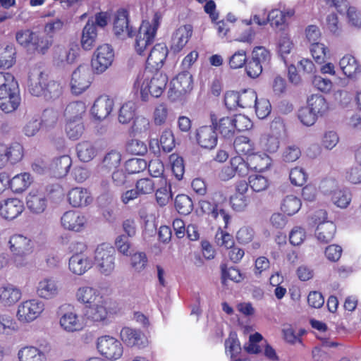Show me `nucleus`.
<instances>
[{"label":"nucleus","mask_w":361,"mask_h":361,"mask_svg":"<svg viewBox=\"0 0 361 361\" xmlns=\"http://www.w3.org/2000/svg\"><path fill=\"white\" fill-rule=\"evenodd\" d=\"M168 82L166 74L160 71H152L148 68L140 71L134 82V89L139 90L141 99L147 102L149 95L159 97L163 93Z\"/></svg>","instance_id":"f257e3e1"},{"label":"nucleus","mask_w":361,"mask_h":361,"mask_svg":"<svg viewBox=\"0 0 361 361\" xmlns=\"http://www.w3.org/2000/svg\"><path fill=\"white\" fill-rule=\"evenodd\" d=\"M161 19V15L155 13L150 21H142L136 36L135 44V49L139 55H146L149 47L154 43Z\"/></svg>","instance_id":"f03ea898"},{"label":"nucleus","mask_w":361,"mask_h":361,"mask_svg":"<svg viewBox=\"0 0 361 361\" xmlns=\"http://www.w3.org/2000/svg\"><path fill=\"white\" fill-rule=\"evenodd\" d=\"M45 310V303L33 298L21 301L17 306L16 319L21 324H30L41 317Z\"/></svg>","instance_id":"7ed1b4c3"},{"label":"nucleus","mask_w":361,"mask_h":361,"mask_svg":"<svg viewBox=\"0 0 361 361\" xmlns=\"http://www.w3.org/2000/svg\"><path fill=\"white\" fill-rule=\"evenodd\" d=\"M94 261L102 275L110 276L115 269V250L109 243H102L94 250Z\"/></svg>","instance_id":"20e7f679"},{"label":"nucleus","mask_w":361,"mask_h":361,"mask_svg":"<svg viewBox=\"0 0 361 361\" xmlns=\"http://www.w3.org/2000/svg\"><path fill=\"white\" fill-rule=\"evenodd\" d=\"M327 213L324 209L316 211L311 216V224L317 225L315 236L322 243L331 241L336 233V226L331 221H326Z\"/></svg>","instance_id":"39448f33"},{"label":"nucleus","mask_w":361,"mask_h":361,"mask_svg":"<svg viewBox=\"0 0 361 361\" xmlns=\"http://www.w3.org/2000/svg\"><path fill=\"white\" fill-rule=\"evenodd\" d=\"M97 349L100 355L111 361L120 359L123 353L122 343L109 335L102 336L97 338Z\"/></svg>","instance_id":"423d86ee"},{"label":"nucleus","mask_w":361,"mask_h":361,"mask_svg":"<svg viewBox=\"0 0 361 361\" xmlns=\"http://www.w3.org/2000/svg\"><path fill=\"white\" fill-rule=\"evenodd\" d=\"M114 59V52L109 44L99 46L94 51L91 59L94 73L99 75L104 73L111 66Z\"/></svg>","instance_id":"0eeeda50"},{"label":"nucleus","mask_w":361,"mask_h":361,"mask_svg":"<svg viewBox=\"0 0 361 361\" xmlns=\"http://www.w3.org/2000/svg\"><path fill=\"white\" fill-rule=\"evenodd\" d=\"M92 82V76L87 64H80L72 73L71 80V92L75 95L86 91Z\"/></svg>","instance_id":"6e6552de"},{"label":"nucleus","mask_w":361,"mask_h":361,"mask_svg":"<svg viewBox=\"0 0 361 361\" xmlns=\"http://www.w3.org/2000/svg\"><path fill=\"white\" fill-rule=\"evenodd\" d=\"M285 127L283 122L274 121L271 124V133L262 135L260 138V146L262 149L269 153H275L280 146L281 133Z\"/></svg>","instance_id":"1a4fd4ad"},{"label":"nucleus","mask_w":361,"mask_h":361,"mask_svg":"<svg viewBox=\"0 0 361 361\" xmlns=\"http://www.w3.org/2000/svg\"><path fill=\"white\" fill-rule=\"evenodd\" d=\"M200 206L204 214L216 219L219 223H222L224 227L228 226L231 217L225 210L223 203L218 202L214 197H212L200 200Z\"/></svg>","instance_id":"9d476101"},{"label":"nucleus","mask_w":361,"mask_h":361,"mask_svg":"<svg viewBox=\"0 0 361 361\" xmlns=\"http://www.w3.org/2000/svg\"><path fill=\"white\" fill-rule=\"evenodd\" d=\"M87 224V216L79 211H66L61 217V226L70 231L80 233L85 229Z\"/></svg>","instance_id":"9b49d317"},{"label":"nucleus","mask_w":361,"mask_h":361,"mask_svg":"<svg viewBox=\"0 0 361 361\" xmlns=\"http://www.w3.org/2000/svg\"><path fill=\"white\" fill-rule=\"evenodd\" d=\"M59 324L66 332H78L85 326V317L78 314L76 310L72 307L71 310L66 311L61 316Z\"/></svg>","instance_id":"f8f14e48"},{"label":"nucleus","mask_w":361,"mask_h":361,"mask_svg":"<svg viewBox=\"0 0 361 361\" xmlns=\"http://www.w3.org/2000/svg\"><path fill=\"white\" fill-rule=\"evenodd\" d=\"M108 303V300L102 296L97 302L87 306L84 317L92 322H104L109 313Z\"/></svg>","instance_id":"ddd939ff"},{"label":"nucleus","mask_w":361,"mask_h":361,"mask_svg":"<svg viewBox=\"0 0 361 361\" xmlns=\"http://www.w3.org/2000/svg\"><path fill=\"white\" fill-rule=\"evenodd\" d=\"M57 121V114L53 110L47 109L43 113V120L37 116L32 117L25 124L23 128V134L27 137L35 136L39 130L43 121L46 125L51 126Z\"/></svg>","instance_id":"4468645a"},{"label":"nucleus","mask_w":361,"mask_h":361,"mask_svg":"<svg viewBox=\"0 0 361 361\" xmlns=\"http://www.w3.org/2000/svg\"><path fill=\"white\" fill-rule=\"evenodd\" d=\"M23 157V146L17 142L10 145L0 144V169L8 164H15L19 162Z\"/></svg>","instance_id":"2eb2a0df"},{"label":"nucleus","mask_w":361,"mask_h":361,"mask_svg":"<svg viewBox=\"0 0 361 361\" xmlns=\"http://www.w3.org/2000/svg\"><path fill=\"white\" fill-rule=\"evenodd\" d=\"M23 296L21 288L11 283H4L0 286V305L9 308L17 304Z\"/></svg>","instance_id":"dca6fc26"},{"label":"nucleus","mask_w":361,"mask_h":361,"mask_svg":"<svg viewBox=\"0 0 361 361\" xmlns=\"http://www.w3.org/2000/svg\"><path fill=\"white\" fill-rule=\"evenodd\" d=\"M35 291L39 299L49 300L59 295L60 287L54 278L44 277L37 282Z\"/></svg>","instance_id":"f3484780"},{"label":"nucleus","mask_w":361,"mask_h":361,"mask_svg":"<svg viewBox=\"0 0 361 361\" xmlns=\"http://www.w3.org/2000/svg\"><path fill=\"white\" fill-rule=\"evenodd\" d=\"M129 14L126 9H119L115 16L114 22V32L121 39L131 37L135 30L129 24Z\"/></svg>","instance_id":"a211bd4d"},{"label":"nucleus","mask_w":361,"mask_h":361,"mask_svg":"<svg viewBox=\"0 0 361 361\" xmlns=\"http://www.w3.org/2000/svg\"><path fill=\"white\" fill-rule=\"evenodd\" d=\"M80 54V48L76 44L68 47H57L54 51V61L59 66H64L75 62Z\"/></svg>","instance_id":"6ab92c4d"},{"label":"nucleus","mask_w":361,"mask_h":361,"mask_svg":"<svg viewBox=\"0 0 361 361\" xmlns=\"http://www.w3.org/2000/svg\"><path fill=\"white\" fill-rule=\"evenodd\" d=\"M92 266L93 261L86 253L73 254L68 260V269L76 276L85 274Z\"/></svg>","instance_id":"aec40b11"},{"label":"nucleus","mask_w":361,"mask_h":361,"mask_svg":"<svg viewBox=\"0 0 361 361\" xmlns=\"http://www.w3.org/2000/svg\"><path fill=\"white\" fill-rule=\"evenodd\" d=\"M24 209L23 202L18 198H8L0 202V216L7 220L16 219Z\"/></svg>","instance_id":"412c9836"},{"label":"nucleus","mask_w":361,"mask_h":361,"mask_svg":"<svg viewBox=\"0 0 361 361\" xmlns=\"http://www.w3.org/2000/svg\"><path fill=\"white\" fill-rule=\"evenodd\" d=\"M196 140L202 148L214 149L218 141L214 127L212 125L200 127L196 131Z\"/></svg>","instance_id":"4be33fe9"},{"label":"nucleus","mask_w":361,"mask_h":361,"mask_svg":"<svg viewBox=\"0 0 361 361\" xmlns=\"http://www.w3.org/2000/svg\"><path fill=\"white\" fill-rule=\"evenodd\" d=\"M122 341L128 346L144 348L147 344V339L140 330L130 327H123L120 333Z\"/></svg>","instance_id":"5701e85b"},{"label":"nucleus","mask_w":361,"mask_h":361,"mask_svg":"<svg viewBox=\"0 0 361 361\" xmlns=\"http://www.w3.org/2000/svg\"><path fill=\"white\" fill-rule=\"evenodd\" d=\"M114 106L113 99L106 95L100 96L94 101L91 108V114L95 119L104 120L110 115Z\"/></svg>","instance_id":"b1692460"},{"label":"nucleus","mask_w":361,"mask_h":361,"mask_svg":"<svg viewBox=\"0 0 361 361\" xmlns=\"http://www.w3.org/2000/svg\"><path fill=\"white\" fill-rule=\"evenodd\" d=\"M211 121L212 126L222 137L231 140L234 137L235 130L232 116H223L218 119L214 114H212Z\"/></svg>","instance_id":"393cba45"},{"label":"nucleus","mask_w":361,"mask_h":361,"mask_svg":"<svg viewBox=\"0 0 361 361\" xmlns=\"http://www.w3.org/2000/svg\"><path fill=\"white\" fill-rule=\"evenodd\" d=\"M170 92H174L180 96L190 92L192 89V78L188 71L178 73L170 83Z\"/></svg>","instance_id":"a878e982"},{"label":"nucleus","mask_w":361,"mask_h":361,"mask_svg":"<svg viewBox=\"0 0 361 361\" xmlns=\"http://www.w3.org/2000/svg\"><path fill=\"white\" fill-rule=\"evenodd\" d=\"M9 249L13 255L30 254L32 252V240L21 234H14L8 240Z\"/></svg>","instance_id":"bb28decb"},{"label":"nucleus","mask_w":361,"mask_h":361,"mask_svg":"<svg viewBox=\"0 0 361 361\" xmlns=\"http://www.w3.org/2000/svg\"><path fill=\"white\" fill-rule=\"evenodd\" d=\"M168 54V49L163 44H157L150 50L146 63L147 68H154L156 71L161 68Z\"/></svg>","instance_id":"cd10ccee"},{"label":"nucleus","mask_w":361,"mask_h":361,"mask_svg":"<svg viewBox=\"0 0 361 361\" xmlns=\"http://www.w3.org/2000/svg\"><path fill=\"white\" fill-rule=\"evenodd\" d=\"M27 208L35 214L44 212L47 206V199L45 194L37 190H31L26 197Z\"/></svg>","instance_id":"c85d7f7f"},{"label":"nucleus","mask_w":361,"mask_h":361,"mask_svg":"<svg viewBox=\"0 0 361 361\" xmlns=\"http://www.w3.org/2000/svg\"><path fill=\"white\" fill-rule=\"evenodd\" d=\"M68 200L72 207H82L92 203V197L87 189L75 187L68 192Z\"/></svg>","instance_id":"c756f323"},{"label":"nucleus","mask_w":361,"mask_h":361,"mask_svg":"<svg viewBox=\"0 0 361 361\" xmlns=\"http://www.w3.org/2000/svg\"><path fill=\"white\" fill-rule=\"evenodd\" d=\"M47 75L42 72L32 73L29 75L27 89L29 92L36 97L42 96L47 80Z\"/></svg>","instance_id":"7c9ffc66"},{"label":"nucleus","mask_w":361,"mask_h":361,"mask_svg":"<svg viewBox=\"0 0 361 361\" xmlns=\"http://www.w3.org/2000/svg\"><path fill=\"white\" fill-rule=\"evenodd\" d=\"M192 34V27L185 25L178 27L172 37L171 49L175 52L180 51L188 43Z\"/></svg>","instance_id":"2f4dec72"},{"label":"nucleus","mask_w":361,"mask_h":361,"mask_svg":"<svg viewBox=\"0 0 361 361\" xmlns=\"http://www.w3.org/2000/svg\"><path fill=\"white\" fill-rule=\"evenodd\" d=\"M102 296L97 289L89 286L79 287L75 293L77 301L82 305H85L86 307L97 302Z\"/></svg>","instance_id":"473e14b6"},{"label":"nucleus","mask_w":361,"mask_h":361,"mask_svg":"<svg viewBox=\"0 0 361 361\" xmlns=\"http://www.w3.org/2000/svg\"><path fill=\"white\" fill-rule=\"evenodd\" d=\"M121 161V153L116 150H111L105 154L101 164L98 166V173L101 175L109 173L110 171L117 169Z\"/></svg>","instance_id":"72a5a7b5"},{"label":"nucleus","mask_w":361,"mask_h":361,"mask_svg":"<svg viewBox=\"0 0 361 361\" xmlns=\"http://www.w3.org/2000/svg\"><path fill=\"white\" fill-rule=\"evenodd\" d=\"M97 39V30L92 20H88L82 29L81 46L84 50H90L94 47Z\"/></svg>","instance_id":"f704fd0d"},{"label":"nucleus","mask_w":361,"mask_h":361,"mask_svg":"<svg viewBox=\"0 0 361 361\" xmlns=\"http://www.w3.org/2000/svg\"><path fill=\"white\" fill-rule=\"evenodd\" d=\"M86 109V104L82 101L70 102L64 111L66 121H81Z\"/></svg>","instance_id":"c9c22d12"},{"label":"nucleus","mask_w":361,"mask_h":361,"mask_svg":"<svg viewBox=\"0 0 361 361\" xmlns=\"http://www.w3.org/2000/svg\"><path fill=\"white\" fill-rule=\"evenodd\" d=\"M307 106L317 117L324 116L329 109V103L321 94H312L307 99Z\"/></svg>","instance_id":"e433bc0d"},{"label":"nucleus","mask_w":361,"mask_h":361,"mask_svg":"<svg viewBox=\"0 0 361 361\" xmlns=\"http://www.w3.org/2000/svg\"><path fill=\"white\" fill-rule=\"evenodd\" d=\"M18 361H47L44 353L37 347L29 345L18 351Z\"/></svg>","instance_id":"4c0bfd02"},{"label":"nucleus","mask_w":361,"mask_h":361,"mask_svg":"<svg viewBox=\"0 0 361 361\" xmlns=\"http://www.w3.org/2000/svg\"><path fill=\"white\" fill-rule=\"evenodd\" d=\"M32 181V176L29 173L23 172L9 179V187L13 192L20 193L27 189Z\"/></svg>","instance_id":"58836bf2"},{"label":"nucleus","mask_w":361,"mask_h":361,"mask_svg":"<svg viewBox=\"0 0 361 361\" xmlns=\"http://www.w3.org/2000/svg\"><path fill=\"white\" fill-rule=\"evenodd\" d=\"M20 103L19 90L6 93L0 97V109L5 113H11L18 109Z\"/></svg>","instance_id":"ea45409f"},{"label":"nucleus","mask_w":361,"mask_h":361,"mask_svg":"<svg viewBox=\"0 0 361 361\" xmlns=\"http://www.w3.org/2000/svg\"><path fill=\"white\" fill-rule=\"evenodd\" d=\"M76 152L81 161L89 162L96 157L98 150L92 142L82 141L76 145Z\"/></svg>","instance_id":"a19ab883"},{"label":"nucleus","mask_w":361,"mask_h":361,"mask_svg":"<svg viewBox=\"0 0 361 361\" xmlns=\"http://www.w3.org/2000/svg\"><path fill=\"white\" fill-rule=\"evenodd\" d=\"M339 66L343 73L348 78L356 77L361 73V67L351 55L344 56L340 60Z\"/></svg>","instance_id":"79ce46f5"},{"label":"nucleus","mask_w":361,"mask_h":361,"mask_svg":"<svg viewBox=\"0 0 361 361\" xmlns=\"http://www.w3.org/2000/svg\"><path fill=\"white\" fill-rule=\"evenodd\" d=\"M137 106L132 101L124 102L120 107L118 113V121L121 124H128L135 118Z\"/></svg>","instance_id":"37998d69"},{"label":"nucleus","mask_w":361,"mask_h":361,"mask_svg":"<svg viewBox=\"0 0 361 361\" xmlns=\"http://www.w3.org/2000/svg\"><path fill=\"white\" fill-rule=\"evenodd\" d=\"M18 331V325L16 319L10 314H0V336H10Z\"/></svg>","instance_id":"c03bdc74"},{"label":"nucleus","mask_w":361,"mask_h":361,"mask_svg":"<svg viewBox=\"0 0 361 361\" xmlns=\"http://www.w3.org/2000/svg\"><path fill=\"white\" fill-rule=\"evenodd\" d=\"M72 165V160L68 155H62L56 157L51 164V169L55 173V175L61 178L68 173Z\"/></svg>","instance_id":"a18cd8bd"},{"label":"nucleus","mask_w":361,"mask_h":361,"mask_svg":"<svg viewBox=\"0 0 361 361\" xmlns=\"http://www.w3.org/2000/svg\"><path fill=\"white\" fill-rule=\"evenodd\" d=\"M150 129V121L149 120L143 116H137L133 119V124L130 127V133L134 136H145Z\"/></svg>","instance_id":"49530a36"},{"label":"nucleus","mask_w":361,"mask_h":361,"mask_svg":"<svg viewBox=\"0 0 361 361\" xmlns=\"http://www.w3.org/2000/svg\"><path fill=\"white\" fill-rule=\"evenodd\" d=\"M235 152L240 154L253 155L255 154L254 143L245 136L237 137L233 142Z\"/></svg>","instance_id":"de8ad7c7"},{"label":"nucleus","mask_w":361,"mask_h":361,"mask_svg":"<svg viewBox=\"0 0 361 361\" xmlns=\"http://www.w3.org/2000/svg\"><path fill=\"white\" fill-rule=\"evenodd\" d=\"M302 203L300 199L295 195H287L282 201L281 209L288 215H293L297 213Z\"/></svg>","instance_id":"09e8293b"},{"label":"nucleus","mask_w":361,"mask_h":361,"mask_svg":"<svg viewBox=\"0 0 361 361\" xmlns=\"http://www.w3.org/2000/svg\"><path fill=\"white\" fill-rule=\"evenodd\" d=\"M53 44V39L46 36H40L35 32L31 51H35L40 54H45Z\"/></svg>","instance_id":"8fccbe9b"},{"label":"nucleus","mask_w":361,"mask_h":361,"mask_svg":"<svg viewBox=\"0 0 361 361\" xmlns=\"http://www.w3.org/2000/svg\"><path fill=\"white\" fill-rule=\"evenodd\" d=\"M175 207L179 214L187 215L192 211L193 204L189 196L180 194L175 199Z\"/></svg>","instance_id":"3c124183"},{"label":"nucleus","mask_w":361,"mask_h":361,"mask_svg":"<svg viewBox=\"0 0 361 361\" xmlns=\"http://www.w3.org/2000/svg\"><path fill=\"white\" fill-rule=\"evenodd\" d=\"M15 49L13 46L7 45L0 47V67L8 68L15 63Z\"/></svg>","instance_id":"603ef678"},{"label":"nucleus","mask_w":361,"mask_h":361,"mask_svg":"<svg viewBox=\"0 0 361 361\" xmlns=\"http://www.w3.org/2000/svg\"><path fill=\"white\" fill-rule=\"evenodd\" d=\"M271 53L264 47L259 46L253 49L252 52V59L259 62L264 68H267L271 61Z\"/></svg>","instance_id":"864d4df0"},{"label":"nucleus","mask_w":361,"mask_h":361,"mask_svg":"<svg viewBox=\"0 0 361 361\" xmlns=\"http://www.w3.org/2000/svg\"><path fill=\"white\" fill-rule=\"evenodd\" d=\"M161 186L159 188L155 193L156 200L161 207L165 206L171 199L172 194L171 187L166 183V180H161Z\"/></svg>","instance_id":"5fc2aeb1"},{"label":"nucleus","mask_w":361,"mask_h":361,"mask_svg":"<svg viewBox=\"0 0 361 361\" xmlns=\"http://www.w3.org/2000/svg\"><path fill=\"white\" fill-rule=\"evenodd\" d=\"M331 200L340 208H345L351 201V195L348 190H336L332 193Z\"/></svg>","instance_id":"6e6d98bb"},{"label":"nucleus","mask_w":361,"mask_h":361,"mask_svg":"<svg viewBox=\"0 0 361 361\" xmlns=\"http://www.w3.org/2000/svg\"><path fill=\"white\" fill-rule=\"evenodd\" d=\"M310 52L315 61L319 64H322L327 59L329 49L324 44L314 42L310 45Z\"/></svg>","instance_id":"4d7b16f0"},{"label":"nucleus","mask_w":361,"mask_h":361,"mask_svg":"<svg viewBox=\"0 0 361 361\" xmlns=\"http://www.w3.org/2000/svg\"><path fill=\"white\" fill-rule=\"evenodd\" d=\"M293 43L290 37L285 34L280 37L277 44V51L281 58L286 61V56L290 54Z\"/></svg>","instance_id":"13d9d810"},{"label":"nucleus","mask_w":361,"mask_h":361,"mask_svg":"<svg viewBox=\"0 0 361 361\" xmlns=\"http://www.w3.org/2000/svg\"><path fill=\"white\" fill-rule=\"evenodd\" d=\"M62 93V87L60 83L54 80H49L46 82L44 93L42 96L47 99H54L58 98Z\"/></svg>","instance_id":"bf43d9fd"},{"label":"nucleus","mask_w":361,"mask_h":361,"mask_svg":"<svg viewBox=\"0 0 361 361\" xmlns=\"http://www.w3.org/2000/svg\"><path fill=\"white\" fill-rule=\"evenodd\" d=\"M35 32L30 30H20L16 34L17 42L27 50H31Z\"/></svg>","instance_id":"052dcab7"},{"label":"nucleus","mask_w":361,"mask_h":361,"mask_svg":"<svg viewBox=\"0 0 361 361\" xmlns=\"http://www.w3.org/2000/svg\"><path fill=\"white\" fill-rule=\"evenodd\" d=\"M226 353L233 359L241 352L240 342L235 334H231L225 341Z\"/></svg>","instance_id":"680f3d73"},{"label":"nucleus","mask_w":361,"mask_h":361,"mask_svg":"<svg viewBox=\"0 0 361 361\" xmlns=\"http://www.w3.org/2000/svg\"><path fill=\"white\" fill-rule=\"evenodd\" d=\"M239 107L250 108L257 98L255 91L252 89H245L238 92Z\"/></svg>","instance_id":"e2e57ef3"},{"label":"nucleus","mask_w":361,"mask_h":361,"mask_svg":"<svg viewBox=\"0 0 361 361\" xmlns=\"http://www.w3.org/2000/svg\"><path fill=\"white\" fill-rule=\"evenodd\" d=\"M64 26V21L59 18L48 20L44 27L46 35L53 39L55 35L59 33Z\"/></svg>","instance_id":"0e129e2a"},{"label":"nucleus","mask_w":361,"mask_h":361,"mask_svg":"<svg viewBox=\"0 0 361 361\" xmlns=\"http://www.w3.org/2000/svg\"><path fill=\"white\" fill-rule=\"evenodd\" d=\"M84 131V125L82 121H66V132L67 136L73 140L79 139Z\"/></svg>","instance_id":"69168bd1"},{"label":"nucleus","mask_w":361,"mask_h":361,"mask_svg":"<svg viewBox=\"0 0 361 361\" xmlns=\"http://www.w3.org/2000/svg\"><path fill=\"white\" fill-rule=\"evenodd\" d=\"M249 185L255 192H259L265 190L269 186L268 179L262 175L254 174L250 176Z\"/></svg>","instance_id":"338daca9"},{"label":"nucleus","mask_w":361,"mask_h":361,"mask_svg":"<svg viewBox=\"0 0 361 361\" xmlns=\"http://www.w3.org/2000/svg\"><path fill=\"white\" fill-rule=\"evenodd\" d=\"M298 117L300 122L306 126H313L318 118L307 106H302L299 109Z\"/></svg>","instance_id":"774afa93"}]
</instances>
